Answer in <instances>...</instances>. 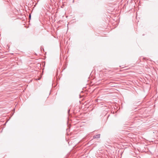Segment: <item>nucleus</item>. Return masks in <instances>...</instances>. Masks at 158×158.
Wrapping results in <instances>:
<instances>
[{"instance_id":"2","label":"nucleus","mask_w":158,"mask_h":158,"mask_svg":"<svg viewBox=\"0 0 158 158\" xmlns=\"http://www.w3.org/2000/svg\"><path fill=\"white\" fill-rule=\"evenodd\" d=\"M29 18L31 19V15H30L29 16Z\"/></svg>"},{"instance_id":"1","label":"nucleus","mask_w":158,"mask_h":158,"mask_svg":"<svg viewBox=\"0 0 158 158\" xmlns=\"http://www.w3.org/2000/svg\"><path fill=\"white\" fill-rule=\"evenodd\" d=\"M100 134H98L94 136L93 138H99L100 137Z\"/></svg>"}]
</instances>
